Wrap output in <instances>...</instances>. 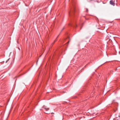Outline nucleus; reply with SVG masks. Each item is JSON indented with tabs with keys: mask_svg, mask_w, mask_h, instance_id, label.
Here are the masks:
<instances>
[{
	"mask_svg": "<svg viewBox=\"0 0 120 120\" xmlns=\"http://www.w3.org/2000/svg\"><path fill=\"white\" fill-rule=\"evenodd\" d=\"M109 3L111 5L113 6H114L115 5L114 2L113 0H110L109 2Z\"/></svg>",
	"mask_w": 120,
	"mask_h": 120,
	"instance_id": "obj_2",
	"label": "nucleus"
},
{
	"mask_svg": "<svg viewBox=\"0 0 120 120\" xmlns=\"http://www.w3.org/2000/svg\"><path fill=\"white\" fill-rule=\"evenodd\" d=\"M45 113H46V114H49L50 113V112H45Z\"/></svg>",
	"mask_w": 120,
	"mask_h": 120,
	"instance_id": "obj_7",
	"label": "nucleus"
},
{
	"mask_svg": "<svg viewBox=\"0 0 120 120\" xmlns=\"http://www.w3.org/2000/svg\"><path fill=\"white\" fill-rule=\"evenodd\" d=\"M75 11V7H73L71 9V10L69 12V15L70 16Z\"/></svg>",
	"mask_w": 120,
	"mask_h": 120,
	"instance_id": "obj_1",
	"label": "nucleus"
},
{
	"mask_svg": "<svg viewBox=\"0 0 120 120\" xmlns=\"http://www.w3.org/2000/svg\"><path fill=\"white\" fill-rule=\"evenodd\" d=\"M42 108L44 109L46 111H48L49 110V108H47L46 106L44 105L43 107Z\"/></svg>",
	"mask_w": 120,
	"mask_h": 120,
	"instance_id": "obj_3",
	"label": "nucleus"
},
{
	"mask_svg": "<svg viewBox=\"0 0 120 120\" xmlns=\"http://www.w3.org/2000/svg\"><path fill=\"white\" fill-rule=\"evenodd\" d=\"M55 42H54L53 43H52V44H51V47H52V45H53L54 44V43Z\"/></svg>",
	"mask_w": 120,
	"mask_h": 120,
	"instance_id": "obj_4",
	"label": "nucleus"
},
{
	"mask_svg": "<svg viewBox=\"0 0 120 120\" xmlns=\"http://www.w3.org/2000/svg\"><path fill=\"white\" fill-rule=\"evenodd\" d=\"M60 35V34H59L58 35V36H57V37L56 38V39H57V38L59 36V35Z\"/></svg>",
	"mask_w": 120,
	"mask_h": 120,
	"instance_id": "obj_9",
	"label": "nucleus"
},
{
	"mask_svg": "<svg viewBox=\"0 0 120 120\" xmlns=\"http://www.w3.org/2000/svg\"><path fill=\"white\" fill-rule=\"evenodd\" d=\"M9 59H8V60H7V61H6V63H7V62H8V61H9Z\"/></svg>",
	"mask_w": 120,
	"mask_h": 120,
	"instance_id": "obj_6",
	"label": "nucleus"
},
{
	"mask_svg": "<svg viewBox=\"0 0 120 120\" xmlns=\"http://www.w3.org/2000/svg\"><path fill=\"white\" fill-rule=\"evenodd\" d=\"M88 11V9H87V8L86 9V12H87Z\"/></svg>",
	"mask_w": 120,
	"mask_h": 120,
	"instance_id": "obj_5",
	"label": "nucleus"
},
{
	"mask_svg": "<svg viewBox=\"0 0 120 120\" xmlns=\"http://www.w3.org/2000/svg\"><path fill=\"white\" fill-rule=\"evenodd\" d=\"M69 41L68 42H67V43H69Z\"/></svg>",
	"mask_w": 120,
	"mask_h": 120,
	"instance_id": "obj_10",
	"label": "nucleus"
},
{
	"mask_svg": "<svg viewBox=\"0 0 120 120\" xmlns=\"http://www.w3.org/2000/svg\"><path fill=\"white\" fill-rule=\"evenodd\" d=\"M56 39H57L56 38V39H55V40L54 41V42H55L57 41Z\"/></svg>",
	"mask_w": 120,
	"mask_h": 120,
	"instance_id": "obj_8",
	"label": "nucleus"
}]
</instances>
